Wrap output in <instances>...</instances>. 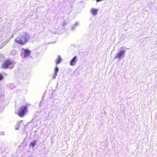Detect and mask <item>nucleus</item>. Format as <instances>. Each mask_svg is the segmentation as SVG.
I'll return each mask as SVG.
<instances>
[{
  "mask_svg": "<svg viewBox=\"0 0 157 157\" xmlns=\"http://www.w3.org/2000/svg\"><path fill=\"white\" fill-rule=\"evenodd\" d=\"M30 36L26 32H24L15 40L17 43L21 45H23L25 44L30 39Z\"/></svg>",
  "mask_w": 157,
  "mask_h": 157,
  "instance_id": "f257e3e1",
  "label": "nucleus"
},
{
  "mask_svg": "<svg viewBox=\"0 0 157 157\" xmlns=\"http://www.w3.org/2000/svg\"><path fill=\"white\" fill-rule=\"evenodd\" d=\"M28 111L27 105H22L19 108L17 114L19 117H22L24 116Z\"/></svg>",
  "mask_w": 157,
  "mask_h": 157,
  "instance_id": "f03ea898",
  "label": "nucleus"
},
{
  "mask_svg": "<svg viewBox=\"0 0 157 157\" xmlns=\"http://www.w3.org/2000/svg\"><path fill=\"white\" fill-rule=\"evenodd\" d=\"M14 64L13 62L10 59H7L4 61L2 65V67L3 68H12L14 66Z\"/></svg>",
  "mask_w": 157,
  "mask_h": 157,
  "instance_id": "7ed1b4c3",
  "label": "nucleus"
},
{
  "mask_svg": "<svg viewBox=\"0 0 157 157\" xmlns=\"http://www.w3.org/2000/svg\"><path fill=\"white\" fill-rule=\"evenodd\" d=\"M125 52V51L124 50L120 51L117 54L115 58L120 59L121 57H123Z\"/></svg>",
  "mask_w": 157,
  "mask_h": 157,
  "instance_id": "20e7f679",
  "label": "nucleus"
},
{
  "mask_svg": "<svg viewBox=\"0 0 157 157\" xmlns=\"http://www.w3.org/2000/svg\"><path fill=\"white\" fill-rule=\"evenodd\" d=\"M77 60V57L74 56L71 60L70 64L71 66H74L76 64V62Z\"/></svg>",
  "mask_w": 157,
  "mask_h": 157,
  "instance_id": "39448f33",
  "label": "nucleus"
},
{
  "mask_svg": "<svg viewBox=\"0 0 157 157\" xmlns=\"http://www.w3.org/2000/svg\"><path fill=\"white\" fill-rule=\"evenodd\" d=\"M31 53V51L27 49L24 50V57H27L29 56Z\"/></svg>",
  "mask_w": 157,
  "mask_h": 157,
  "instance_id": "423d86ee",
  "label": "nucleus"
},
{
  "mask_svg": "<svg viewBox=\"0 0 157 157\" xmlns=\"http://www.w3.org/2000/svg\"><path fill=\"white\" fill-rule=\"evenodd\" d=\"M97 12V10L96 9H93L91 10V12L93 15H96Z\"/></svg>",
  "mask_w": 157,
  "mask_h": 157,
  "instance_id": "0eeeda50",
  "label": "nucleus"
},
{
  "mask_svg": "<svg viewBox=\"0 0 157 157\" xmlns=\"http://www.w3.org/2000/svg\"><path fill=\"white\" fill-rule=\"evenodd\" d=\"M61 61V59L60 56H58V58L56 60V63L57 64H59Z\"/></svg>",
  "mask_w": 157,
  "mask_h": 157,
  "instance_id": "6e6552de",
  "label": "nucleus"
},
{
  "mask_svg": "<svg viewBox=\"0 0 157 157\" xmlns=\"http://www.w3.org/2000/svg\"><path fill=\"white\" fill-rule=\"evenodd\" d=\"M58 71V68L57 67H56L55 70V73H54V78H55V76L57 75V73Z\"/></svg>",
  "mask_w": 157,
  "mask_h": 157,
  "instance_id": "1a4fd4ad",
  "label": "nucleus"
},
{
  "mask_svg": "<svg viewBox=\"0 0 157 157\" xmlns=\"http://www.w3.org/2000/svg\"><path fill=\"white\" fill-rule=\"evenodd\" d=\"M36 141H32L30 144V146H32L33 147H34L36 144Z\"/></svg>",
  "mask_w": 157,
  "mask_h": 157,
  "instance_id": "9d476101",
  "label": "nucleus"
},
{
  "mask_svg": "<svg viewBox=\"0 0 157 157\" xmlns=\"http://www.w3.org/2000/svg\"><path fill=\"white\" fill-rule=\"evenodd\" d=\"M3 78V75L1 74H0V80H1Z\"/></svg>",
  "mask_w": 157,
  "mask_h": 157,
  "instance_id": "9b49d317",
  "label": "nucleus"
},
{
  "mask_svg": "<svg viewBox=\"0 0 157 157\" xmlns=\"http://www.w3.org/2000/svg\"><path fill=\"white\" fill-rule=\"evenodd\" d=\"M102 0H96L97 2H99L101 1Z\"/></svg>",
  "mask_w": 157,
  "mask_h": 157,
  "instance_id": "f8f14e48",
  "label": "nucleus"
}]
</instances>
